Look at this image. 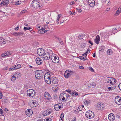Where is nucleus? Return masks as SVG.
Instances as JSON below:
<instances>
[{
  "label": "nucleus",
  "instance_id": "nucleus-58",
  "mask_svg": "<svg viewBox=\"0 0 121 121\" xmlns=\"http://www.w3.org/2000/svg\"><path fill=\"white\" fill-rule=\"evenodd\" d=\"M97 6H98V8H101V5H100L99 3H97Z\"/></svg>",
  "mask_w": 121,
  "mask_h": 121
},
{
  "label": "nucleus",
  "instance_id": "nucleus-5",
  "mask_svg": "<svg viewBox=\"0 0 121 121\" xmlns=\"http://www.w3.org/2000/svg\"><path fill=\"white\" fill-rule=\"evenodd\" d=\"M59 98L62 101H66L68 99V95L65 93H62L60 94Z\"/></svg>",
  "mask_w": 121,
  "mask_h": 121
},
{
  "label": "nucleus",
  "instance_id": "nucleus-9",
  "mask_svg": "<svg viewBox=\"0 0 121 121\" xmlns=\"http://www.w3.org/2000/svg\"><path fill=\"white\" fill-rule=\"evenodd\" d=\"M115 102L117 104H121V98L119 96L116 97L115 99Z\"/></svg>",
  "mask_w": 121,
  "mask_h": 121
},
{
  "label": "nucleus",
  "instance_id": "nucleus-60",
  "mask_svg": "<svg viewBox=\"0 0 121 121\" xmlns=\"http://www.w3.org/2000/svg\"><path fill=\"white\" fill-rule=\"evenodd\" d=\"M48 120V121H51L52 120V119L51 118H47V119H46V120Z\"/></svg>",
  "mask_w": 121,
  "mask_h": 121
},
{
  "label": "nucleus",
  "instance_id": "nucleus-17",
  "mask_svg": "<svg viewBox=\"0 0 121 121\" xmlns=\"http://www.w3.org/2000/svg\"><path fill=\"white\" fill-rule=\"evenodd\" d=\"M32 5L33 7L36 8H38V1L37 0H34L33 1L32 3Z\"/></svg>",
  "mask_w": 121,
  "mask_h": 121
},
{
  "label": "nucleus",
  "instance_id": "nucleus-29",
  "mask_svg": "<svg viewBox=\"0 0 121 121\" xmlns=\"http://www.w3.org/2000/svg\"><path fill=\"white\" fill-rule=\"evenodd\" d=\"M56 39L58 40L59 42L62 45L63 44V41H62V40L60 38L58 37H56Z\"/></svg>",
  "mask_w": 121,
  "mask_h": 121
},
{
  "label": "nucleus",
  "instance_id": "nucleus-50",
  "mask_svg": "<svg viewBox=\"0 0 121 121\" xmlns=\"http://www.w3.org/2000/svg\"><path fill=\"white\" fill-rule=\"evenodd\" d=\"M77 109L79 111H80L82 110L81 106H79V107H78L77 108Z\"/></svg>",
  "mask_w": 121,
  "mask_h": 121
},
{
  "label": "nucleus",
  "instance_id": "nucleus-47",
  "mask_svg": "<svg viewBox=\"0 0 121 121\" xmlns=\"http://www.w3.org/2000/svg\"><path fill=\"white\" fill-rule=\"evenodd\" d=\"M61 15L60 14H59L58 15V16H57V19L56 20V21H58L59 20V19L60 18V16Z\"/></svg>",
  "mask_w": 121,
  "mask_h": 121
},
{
  "label": "nucleus",
  "instance_id": "nucleus-52",
  "mask_svg": "<svg viewBox=\"0 0 121 121\" xmlns=\"http://www.w3.org/2000/svg\"><path fill=\"white\" fill-rule=\"evenodd\" d=\"M89 69L90 71H91L92 72H93L94 71V69L92 68L91 67H90L89 68Z\"/></svg>",
  "mask_w": 121,
  "mask_h": 121
},
{
  "label": "nucleus",
  "instance_id": "nucleus-41",
  "mask_svg": "<svg viewBox=\"0 0 121 121\" xmlns=\"http://www.w3.org/2000/svg\"><path fill=\"white\" fill-rule=\"evenodd\" d=\"M78 95V94L77 92H72V96H77Z\"/></svg>",
  "mask_w": 121,
  "mask_h": 121
},
{
  "label": "nucleus",
  "instance_id": "nucleus-49",
  "mask_svg": "<svg viewBox=\"0 0 121 121\" xmlns=\"http://www.w3.org/2000/svg\"><path fill=\"white\" fill-rule=\"evenodd\" d=\"M76 9L79 12H81L82 11V10L81 9H79L78 8H76Z\"/></svg>",
  "mask_w": 121,
  "mask_h": 121
},
{
  "label": "nucleus",
  "instance_id": "nucleus-27",
  "mask_svg": "<svg viewBox=\"0 0 121 121\" xmlns=\"http://www.w3.org/2000/svg\"><path fill=\"white\" fill-rule=\"evenodd\" d=\"M100 40V37L99 35H97L96 37L95 41V43L98 44L99 43V41Z\"/></svg>",
  "mask_w": 121,
  "mask_h": 121
},
{
  "label": "nucleus",
  "instance_id": "nucleus-31",
  "mask_svg": "<svg viewBox=\"0 0 121 121\" xmlns=\"http://www.w3.org/2000/svg\"><path fill=\"white\" fill-rule=\"evenodd\" d=\"M95 83H91L89 85V86L91 88H93L95 87Z\"/></svg>",
  "mask_w": 121,
  "mask_h": 121
},
{
  "label": "nucleus",
  "instance_id": "nucleus-23",
  "mask_svg": "<svg viewBox=\"0 0 121 121\" xmlns=\"http://www.w3.org/2000/svg\"><path fill=\"white\" fill-rule=\"evenodd\" d=\"M38 77L40 78L43 77L44 75V73L41 70H38Z\"/></svg>",
  "mask_w": 121,
  "mask_h": 121
},
{
  "label": "nucleus",
  "instance_id": "nucleus-42",
  "mask_svg": "<svg viewBox=\"0 0 121 121\" xmlns=\"http://www.w3.org/2000/svg\"><path fill=\"white\" fill-rule=\"evenodd\" d=\"M31 28L30 27H24V30L26 31L27 30H29L30 29H31Z\"/></svg>",
  "mask_w": 121,
  "mask_h": 121
},
{
  "label": "nucleus",
  "instance_id": "nucleus-18",
  "mask_svg": "<svg viewBox=\"0 0 121 121\" xmlns=\"http://www.w3.org/2000/svg\"><path fill=\"white\" fill-rule=\"evenodd\" d=\"M25 113L27 116L30 117L32 115L33 112L31 110L28 109L26 111Z\"/></svg>",
  "mask_w": 121,
  "mask_h": 121
},
{
  "label": "nucleus",
  "instance_id": "nucleus-25",
  "mask_svg": "<svg viewBox=\"0 0 121 121\" xmlns=\"http://www.w3.org/2000/svg\"><path fill=\"white\" fill-rule=\"evenodd\" d=\"M64 77L66 78H67L70 76L71 75L68 72V70H66L64 74Z\"/></svg>",
  "mask_w": 121,
  "mask_h": 121
},
{
  "label": "nucleus",
  "instance_id": "nucleus-53",
  "mask_svg": "<svg viewBox=\"0 0 121 121\" xmlns=\"http://www.w3.org/2000/svg\"><path fill=\"white\" fill-rule=\"evenodd\" d=\"M69 14L70 15H74L75 14V13L74 12L73 13L72 12L70 11L69 12Z\"/></svg>",
  "mask_w": 121,
  "mask_h": 121
},
{
  "label": "nucleus",
  "instance_id": "nucleus-45",
  "mask_svg": "<svg viewBox=\"0 0 121 121\" xmlns=\"http://www.w3.org/2000/svg\"><path fill=\"white\" fill-rule=\"evenodd\" d=\"M68 72H69L71 75H72L74 73V72H73L71 70H68Z\"/></svg>",
  "mask_w": 121,
  "mask_h": 121
},
{
  "label": "nucleus",
  "instance_id": "nucleus-64",
  "mask_svg": "<svg viewBox=\"0 0 121 121\" xmlns=\"http://www.w3.org/2000/svg\"><path fill=\"white\" fill-rule=\"evenodd\" d=\"M72 121H76V118L75 117H74L73 120H72Z\"/></svg>",
  "mask_w": 121,
  "mask_h": 121
},
{
  "label": "nucleus",
  "instance_id": "nucleus-8",
  "mask_svg": "<svg viewBox=\"0 0 121 121\" xmlns=\"http://www.w3.org/2000/svg\"><path fill=\"white\" fill-rule=\"evenodd\" d=\"M63 107V105L61 103H59L55 104L54 106L55 109L58 111L61 110Z\"/></svg>",
  "mask_w": 121,
  "mask_h": 121
},
{
  "label": "nucleus",
  "instance_id": "nucleus-56",
  "mask_svg": "<svg viewBox=\"0 0 121 121\" xmlns=\"http://www.w3.org/2000/svg\"><path fill=\"white\" fill-rule=\"evenodd\" d=\"M118 87L120 90L121 91V83L119 84Z\"/></svg>",
  "mask_w": 121,
  "mask_h": 121
},
{
  "label": "nucleus",
  "instance_id": "nucleus-2",
  "mask_svg": "<svg viewBox=\"0 0 121 121\" xmlns=\"http://www.w3.org/2000/svg\"><path fill=\"white\" fill-rule=\"evenodd\" d=\"M50 58L52 61L54 63H57L59 61V57L56 56L55 54H52L51 55Z\"/></svg>",
  "mask_w": 121,
  "mask_h": 121
},
{
  "label": "nucleus",
  "instance_id": "nucleus-3",
  "mask_svg": "<svg viewBox=\"0 0 121 121\" xmlns=\"http://www.w3.org/2000/svg\"><path fill=\"white\" fill-rule=\"evenodd\" d=\"M85 115L86 117L89 119L92 118L94 116V113L91 111H88L86 112Z\"/></svg>",
  "mask_w": 121,
  "mask_h": 121
},
{
  "label": "nucleus",
  "instance_id": "nucleus-51",
  "mask_svg": "<svg viewBox=\"0 0 121 121\" xmlns=\"http://www.w3.org/2000/svg\"><path fill=\"white\" fill-rule=\"evenodd\" d=\"M26 11V10H23L22 11H21L20 13V14H22L23 13H25V12Z\"/></svg>",
  "mask_w": 121,
  "mask_h": 121
},
{
  "label": "nucleus",
  "instance_id": "nucleus-55",
  "mask_svg": "<svg viewBox=\"0 0 121 121\" xmlns=\"http://www.w3.org/2000/svg\"><path fill=\"white\" fill-rule=\"evenodd\" d=\"M3 95L2 93L0 91V99H1L2 98Z\"/></svg>",
  "mask_w": 121,
  "mask_h": 121
},
{
  "label": "nucleus",
  "instance_id": "nucleus-30",
  "mask_svg": "<svg viewBox=\"0 0 121 121\" xmlns=\"http://www.w3.org/2000/svg\"><path fill=\"white\" fill-rule=\"evenodd\" d=\"M14 35H24V33L22 32H18V33L16 32H15L14 33Z\"/></svg>",
  "mask_w": 121,
  "mask_h": 121
},
{
  "label": "nucleus",
  "instance_id": "nucleus-32",
  "mask_svg": "<svg viewBox=\"0 0 121 121\" xmlns=\"http://www.w3.org/2000/svg\"><path fill=\"white\" fill-rule=\"evenodd\" d=\"M25 0H18L15 3V4L16 5H19L22 2L23 3L24 2Z\"/></svg>",
  "mask_w": 121,
  "mask_h": 121
},
{
  "label": "nucleus",
  "instance_id": "nucleus-20",
  "mask_svg": "<svg viewBox=\"0 0 121 121\" xmlns=\"http://www.w3.org/2000/svg\"><path fill=\"white\" fill-rule=\"evenodd\" d=\"M83 102L84 103L85 105L87 106L90 105L91 103V101L90 100L88 99L84 100Z\"/></svg>",
  "mask_w": 121,
  "mask_h": 121
},
{
  "label": "nucleus",
  "instance_id": "nucleus-35",
  "mask_svg": "<svg viewBox=\"0 0 121 121\" xmlns=\"http://www.w3.org/2000/svg\"><path fill=\"white\" fill-rule=\"evenodd\" d=\"M78 58L82 60H87L86 58L85 57H84L82 56H79L78 57Z\"/></svg>",
  "mask_w": 121,
  "mask_h": 121
},
{
  "label": "nucleus",
  "instance_id": "nucleus-39",
  "mask_svg": "<svg viewBox=\"0 0 121 121\" xmlns=\"http://www.w3.org/2000/svg\"><path fill=\"white\" fill-rule=\"evenodd\" d=\"M42 63V60L40 58L38 57V65H40Z\"/></svg>",
  "mask_w": 121,
  "mask_h": 121
},
{
  "label": "nucleus",
  "instance_id": "nucleus-48",
  "mask_svg": "<svg viewBox=\"0 0 121 121\" xmlns=\"http://www.w3.org/2000/svg\"><path fill=\"white\" fill-rule=\"evenodd\" d=\"M111 86H112V90H113L114 89H115L116 87V86H115V85H114H114H113L112 86V85H111Z\"/></svg>",
  "mask_w": 121,
  "mask_h": 121
},
{
  "label": "nucleus",
  "instance_id": "nucleus-61",
  "mask_svg": "<svg viewBox=\"0 0 121 121\" xmlns=\"http://www.w3.org/2000/svg\"><path fill=\"white\" fill-rule=\"evenodd\" d=\"M108 90H112V86H111V87H108Z\"/></svg>",
  "mask_w": 121,
  "mask_h": 121
},
{
  "label": "nucleus",
  "instance_id": "nucleus-24",
  "mask_svg": "<svg viewBox=\"0 0 121 121\" xmlns=\"http://www.w3.org/2000/svg\"><path fill=\"white\" fill-rule=\"evenodd\" d=\"M6 40L4 38H0V45L4 44L6 43Z\"/></svg>",
  "mask_w": 121,
  "mask_h": 121
},
{
  "label": "nucleus",
  "instance_id": "nucleus-43",
  "mask_svg": "<svg viewBox=\"0 0 121 121\" xmlns=\"http://www.w3.org/2000/svg\"><path fill=\"white\" fill-rule=\"evenodd\" d=\"M52 89L53 91H57V90H58V88L56 86L53 87L52 88Z\"/></svg>",
  "mask_w": 121,
  "mask_h": 121
},
{
  "label": "nucleus",
  "instance_id": "nucleus-63",
  "mask_svg": "<svg viewBox=\"0 0 121 121\" xmlns=\"http://www.w3.org/2000/svg\"><path fill=\"white\" fill-rule=\"evenodd\" d=\"M88 42L91 44V46H92L93 45V43L90 40Z\"/></svg>",
  "mask_w": 121,
  "mask_h": 121
},
{
  "label": "nucleus",
  "instance_id": "nucleus-6",
  "mask_svg": "<svg viewBox=\"0 0 121 121\" xmlns=\"http://www.w3.org/2000/svg\"><path fill=\"white\" fill-rule=\"evenodd\" d=\"M47 25L46 26H45L44 27V28L43 29V28L40 29V27L39 26H38V28H39V30H38V33H45V32L48 31L49 29L48 28H46V27Z\"/></svg>",
  "mask_w": 121,
  "mask_h": 121
},
{
  "label": "nucleus",
  "instance_id": "nucleus-44",
  "mask_svg": "<svg viewBox=\"0 0 121 121\" xmlns=\"http://www.w3.org/2000/svg\"><path fill=\"white\" fill-rule=\"evenodd\" d=\"M38 70H37L36 71L35 73V77L37 78H38Z\"/></svg>",
  "mask_w": 121,
  "mask_h": 121
},
{
  "label": "nucleus",
  "instance_id": "nucleus-15",
  "mask_svg": "<svg viewBox=\"0 0 121 121\" xmlns=\"http://www.w3.org/2000/svg\"><path fill=\"white\" fill-rule=\"evenodd\" d=\"M44 97L45 99H47L48 100H50L51 99V96L48 92H46L44 94Z\"/></svg>",
  "mask_w": 121,
  "mask_h": 121
},
{
  "label": "nucleus",
  "instance_id": "nucleus-34",
  "mask_svg": "<svg viewBox=\"0 0 121 121\" xmlns=\"http://www.w3.org/2000/svg\"><path fill=\"white\" fill-rule=\"evenodd\" d=\"M16 77L13 75H12L11 76V79L12 81H14L16 80Z\"/></svg>",
  "mask_w": 121,
  "mask_h": 121
},
{
  "label": "nucleus",
  "instance_id": "nucleus-12",
  "mask_svg": "<svg viewBox=\"0 0 121 121\" xmlns=\"http://www.w3.org/2000/svg\"><path fill=\"white\" fill-rule=\"evenodd\" d=\"M87 4L89 7H93L95 5V1L94 0H88Z\"/></svg>",
  "mask_w": 121,
  "mask_h": 121
},
{
  "label": "nucleus",
  "instance_id": "nucleus-38",
  "mask_svg": "<svg viewBox=\"0 0 121 121\" xmlns=\"http://www.w3.org/2000/svg\"><path fill=\"white\" fill-rule=\"evenodd\" d=\"M117 28H113L112 29V32L114 34L116 33L118 31H119V30H117Z\"/></svg>",
  "mask_w": 121,
  "mask_h": 121
},
{
  "label": "nucleus",
  "instance_id": "nucleus-7",
  "mask_svg": "<svg viewBox=\"0 0 121 121\" xmlns=\"http://www.w3.org/2000/svg\"><path fill=\"white\" fill-rule=\"evenodd\" d=\"M29 105L31 108H33L36 107L38 105L37 104L35 101L32 100L29 102Z\"/></svg>",
  "mask_w": 121,
  "mask_h": 121
},
{
  "label": "nucleus",
  "instance_id": "nucleus-36",
  "mask_svg": "<svg viewBox=\"0 0 121 121\" xmlns=\"http://www.w3.org/2000/svg\"><path fill=\"white\" fill-rule=\"evenodd\" d=\"M107 53L108 55H110L112 53V51L111 50L108 49L107 51Z\"/></svg>",
  "mask_w": 121,
  "mask_h": 121
},
{
  "label": "nucleus",
  "instance_id": "nucleus-1",
  "mask_svg": "<svg viewBox=\"0 0 121 121\" xmlns=\"http://www.w3.org/2000/svg\"><path fill=\"white\" fill-rule=\"evenodd\" d=\"M50 76V74L48 72L46 73L45 74L44 79L46 83L48 84H50L51 81L54 84L58 83V79L56 77H52L51 79Z\"/></svg>",
  "mask_w": 121,
  "mask_h": 121
},
{
  "label": "nucleus",
  "instance_id": "nucleus-28",
  "mask_svg": "<svg viewBox=\"0 0 121 121\" xmlns=\"http://www.w3.org/2000/svg\"><path fill=\"white\" fill-rule=\"evenodd\" d=\"M121 13V7H119L118 9L115 14L116 16H118Z\"/></svg>",
  "mask_w": 121,
  "mask_h": 121
},
{
  "label": "nucleus",
  "instance_id": "nucleus-4",
  "mask_svg": "<svg viewBox=\"0 0 121 121\" xmlns=\"http://www.w3.org/2000/svg\"><path fill=\"white\" fill-rule=\"evenodd\" d=\"M53 54L52 52L50 51L49 52H47L43 55V59L45 60H49L50 57V54L51 55Z\"/></svg>",
  "mask_w": 121,
  "mask_h": 121
},
{
  "label": "nucleus",
  "instance_id": "nucleus-16",
  "mask_svg": "<svg viewBox=\"0 0 121 121\" xmlns=\"http://www.w3.org/2000/svg\"><path fill=\"white\" fill-rule=\"evenodd\" d=\"M45 52L44 49L42 48H38V55L39 56H43Z\"/></svg>",
  "mask_w": 121,
  "mask_h": 121
},
{
  "label": "nucleus",
  "instance_id": "nucleus-54",
  "mask_svg": "<svg viewBox=\"0 0 121 121\" xmlns=\"http://www.w3.org/2000/svg\"><path fill=\"white\" fill-rule=\"evenodd\" d=\"M74 2L73 1H72L71 2L69 3V4L70 5L73 4H74Z\"/></svg>",
  "mask_w": 121,
  "mask_h": 121
},
{
  "label": "nucleus",
  "instance_id": "nucleus-21",
  "mask_svg": "<svg viewBox=\"0 0 121 121\" xmlns=\"http://www.w3.org/2000/svg\"><path fill=\"white\" fill-rule=\"evenodd\" d=\"M27 94L29 96L32 97L35 95V91H27Z\"/></svg>",
  "mask_w": 121,
  "mask_h": 121
},
{
  "label": "nucleus",
  "instance_id": "nucleus-37",
  "mask_svg": "<svg viewBox=\"0 0 121 121\" xmlns=\"http://www.w3.org/2000/svg\"><path fill=\"white\" fill-rule=\"evenodd\" d=\"M112 79H113L112 80V86L113 85H114V84H115V83L117 81L116 79H115L114 78H112Z\"/></svg>",
  "mask_w": 121,
  "mask_h": 121
},
{
  "label": "nucleus",
  "instance_id": "nucleus-62",
  "mask_svg": "<svg viewBox=\"0 0 121 121\" xmlns=\"http://www.w3.org/2000/svg\"><path fill=\"white\" fill-rule=\"evenodd\" d=\"M42 4H41V5H39L38 6V7H39V9H41L42 8Z\"/></svg>",
  "mask_w": 121,
  "mask_h": 121
},
{
  "label": "nucleus",
  "instance_id": "nucleus-22",
  "mask_svg": "<svg viewBox=\"0 0 121 121\" xmlns=\"http://www.w3.org/2000/svg\"><path fill=\"white\" fill-rule=\"evenodd\" d=\"M112 78L108 77L107 78V83H109L108 85V86H111V85L112 86Z\"/></svg>",
  "mask_w": 121,
  "mask_h": 121
},
{
  "label": "nucleus",
  "instance_id": "nucleus-19",
  "mask_svg": "<svg viewBox=\"0 0 121 121\" xmlns=\"http://www.w3.org/2000/svg\"><path fill=\"white\" fill-rule=\"evenodd\" d=\"M11 55L10 52L9 51H5L4 53L2 54L1 56L2 57H7Z\"/></svg>",
  "mask_w": 121,
  "mask_h": 121
},
{
  "label": "nucleus",
  "instance_id": "nucleus-26",
  "mask_svg": "<svg viewBox=\"0 0 121 121\" xmlns=\"http://www.w3.org/2000/svg\"><path fill=\"white\" fill-rule=\"evenodd\" d=\"M38 82L39 85L41 86L43 83V77L38 78Z\"/></svg>",
  "mask_w": 121,
  "mask_h": 121
},
{
  "label": "nucleus",
  "instance_id": "nucleus-11",
  "mask_svg": "<svg viewBox=\"0 0 121 121\" xmlns=\"http://www.w3.org/2000/svg\"><path fill=\"white\" fill-rule=\"evenodd\" d=\"M52 112V109H48L44 111L43 112V114L44 116H45L51 114Z\"/></svg>",
  "mask_w": 121,
  "mask_h": 121
},
{
  "label": "nucleus",
  "instance_id": "nucleus-57",
  "mask_svg": "<svg viewBox=\"0 0 121 121\" xmlns=\"http://www.w3.org/2000/svg\"><path fill=\"white\" fill-rule=\"evenodd\" d=\"M87 52H86L85 53L82 54V56L85 57L87 56Z\"/></svg>",
  "mask_w": 121,
  "mask_h": 121
},
{
  "label": "nucleus",
  "instance_id": "nucleus-14",
  "mask_svg": "<svg viewBox=\"0 0 121 121\" xmlns=\"http://www.w3.org/2000/svg\"><path fill=\"white\" fill-rule=\"evenodd\" d=\"M104 105L102 103H99L98 104L97 108L98 109L103 110L104 108Z\"/></svg>",
  "mask_w": 121,
  "mask_h": 121
},
{
  "label": "nucleus",
  "instance_id": "nucleus-59",
  "mask_svg": "<svg viewBox=\"0 0 121 121\" xmlns=\"http://www.w3.org/2000/svg\"><path fill=\"white\" fill-rule=\"evenodd\" d=\"M64 117V114H61L60 116V117L61 118H63Z\"/></svg>",
  "mask_w": 121,
  "mask_h": 121
},
{
  "label": "nucleus",
  "instance_id": "nucleus-33",
  "mask_svg": "<svg viewBox=\"0 0 121 121\" xmlns=\"http://www.w3.org/2000/svg\"><path fill=\"white\" fill-rule=\"evenodd\" d=\"M14 66V68H15V69H19L21 68V65L20 64L16 65Z\"/></svg>",
  "mask_w": 121,
  "mask_h": 121
},
{
  "label": "nucleus",
  "instance_id": "nucleus-46",
  "mask_svg": "<svg viewBox=\"0 0 121 121\" xmlns=\"http://www.w3.org/2000/svg\"><path fill=\"white\" fill-rule=\"evenodd\" d=\"M14 66H13V67H12L10 68L9 69V70H13L14 69H15V68H14Z\"/></svg>",
  "mask_w": 121,
  "mask_h": 121
},
{
  "label": "nucleus",
  "instance_id": "nucleus-13",
  "mask_svg": "<svg viewBox=\"0 0 121 121\" xmlns=\"http://www.w3.org/2000/svg\"><path fill=\"white\" fill-rule=\"evenodd\" d=\"M108 118L110 121H113L115 119V117L113 113H111L109 114Z\"/></svg>",
  "mask_w": 121,
  "mask_h": 121
},
{
  "label": "nucleus",
  "instance_id": "nucleus-40",
  "mask_svg": "<svg viewBox=\"0 0 121 121\" xmlns=\"http://www.w3.org/2000/svg\"><path fill=\"white\" fill-rule=\"evenodd\" d=\"M86 46V44L84 43H82L81 45V47L82 49L85 48Z\"/></svg>",
  "mask_w": 121,
  "mask_h": 121
},
{
  "label": "nucleus",
  "instance_id": "nucleus-10",
  "mask_svg": "<svg viewBox=\"0 0 121 121\" xmlns=\"http://www.w3.org/2000/svg\"><path fill=\"white\" fill-rule=\"evenodd\" d=\"M9 0H2L0 4V7L7 6L9 3Z\"/></svg>",
  "mask_w": 121,
  "mask_h": 121
}]
</instances>
